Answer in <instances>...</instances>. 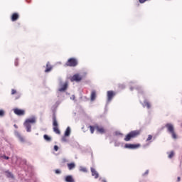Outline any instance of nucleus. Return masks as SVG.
Returning a JSON list of instances; mask_svg holds the SVG:
<instances>
[{
    "instance_id": "1",
    "label": "nucleus",
    "mask_w": 182,
    "mask_h": 182,
    "mask_svg": "<svg viewBox=\"0 0 182 182\" xmlns=\"http://www.w3.org/2000/svg\"><path fill=\"white\" fill-rule=\"evenodd\" d=\"M35 123H36V117H33L30 119H26L25 122H24V127L26 129V132H28V133H31L32 132V125L31 124H35Z\"/></svg>"
},
{
    "instance_id": "2",
    "label": "nucleus",
    "mask_w": 182,
    "mask_h": 182,
    "mask_svg": "<svg viewBox=\"0 0 182 182\" xmlns=\"http://www.w3.org/2000/svg\"><path fill=\"white\" fill-rule=\"evenodd\" d=\"M165 127L167 129V132L171 135L172 139L174 140L177 139V134H176V131H174V125L171 123H167L165 125Z\"/></svg>"
},
{
    "instance_id": "3",
    "label": "nucleus",
    "mask_w": 182,
    "mask_h": 182,
    "mask_svg": "<svg viewBox=\"0 0 182 182\" xmlns=\"http://www.w3.org/2000/svg\"><path fill=\"white\" fill-rule=\"evenodd\" d=\"M140 134V131L139 130H135V131H132L129 132L124 138L125 141H130L132 139H134L137 137V136H139Z\"/></svg>"
},
{
    "instance_id": "4",
    "label": "nucleus",
    "mask_w": 182,
    "mask_h": 182,
    "mask_svg": "<svg viewBox=\"0 0 182 182\" xmlns=\"http://www.w3.org/2000/svg\"><path fill=\"white\" fill-rule=\"evenodd\" d=\"M59 88L58 92H66L68 90V87L69 86V82L65 81L63 82L62 78H59Z\"/></svg>"
},
{
    "instance_id": "5",
    "label": "nucleus",
    "mask_w": 182,
    "mask_h": 182,
    "mask_svg": "<svg viewBox=\"0 0 182 182\" xmlns=\"http://www.w3.org/2000/svg\"><path fill=\"white\" fill-rule=\"evenodd\" d=\"M53 132L54 133H56V134H60V130H59V124L58 123V119H56V115H53Z\"/></svg>"
},
{
    "instance_id": "6",
    "label": "nucleus",
    "mask_w": 182,
    "mask_h": 182,
    "mask_svg": "<svg viewBox=\"0 0 182 182\" xmlns=\"http://www.w3.org/2000/svg\"><path fill=\"white\" fill-rule=\"evenodd\" d=\"M66 65L71 66V67L74 68L75 66L77 65V60L75 58H70L68 60Z\"/></svg>"
},
{
    "instance_id": "7",
    "label": "nucleus",
    "mask_w": 182,
    "mask_h": 182,
    "mask_svg": "<svg viewBox=\"0 0 182 182\" xmlns=\"http://www.w3.org/2000/svg\"><path fill=\"white\" fill-rule=\"evenodd\" d=\"M125 149H130L131 150H136V149H139L140 147V144H127L124 146Z\"/></svg>"
},
{
    "instance_id": "8",
    "label": "nucleus",
    "mask_w": 182,
    "mask_h": 182,
    "mask_svg": "<svg viewBox=\"0 0 182 182\" xmlns=\"http://www.w3.org/2000/svg\"><path fill=\"white\" fill-rule=\"evenodd\" d=\"M82 77L79 74H75L70 79L71 82H80Z\"/></svg>"
},
{
    "instance_id": "9",
    "label": "nucleus",
    "mask_w": 182,
    "mask_h": 182,
    "mask_svg": "<svg viewBox=\"0 0 182 182\" xmlns=\"http://www.w3.org/2000/svg\"><path fill=\"white\" fill-rule=\"evenodd\" d=\"M14 114L17 116H25V110L23 109H19L18 108H16L14 109Z\"/></svg>"
},
{
    "instance_id": "10",
    "label": "nucleus",
    "mask_w": 182,
    "mask_h": 182,
    "mask_svg": "<svg viewBox=\"0 0 182 182\" xmlns=\"http://www.w3.org/2000/svg\"><path fill=\"white\" fill-rule=\"evenodd\" d=\"M14 134H15L16 137H17V139H18V140H19V141H21V143H25V138H23V136H21V134L19 132H18V131H15Z\"/></svg>"
},
{
    "instance_id": "11",
    "label": "nucleus",
    "mask_w": 182,
    "mask_h": 182,
    "mask_svg": "<svg viewBox=\"0 0 182 182\" xmlns=\"http://www.w3.org/2000/svg\"><path fill=\"white\" fill-rule=\"evenodd\" d=\"M114 92L113 91H107V102H112V99L114 97Z\"/></svg>"
},
{
    "instance_id": "12",
    "label": "nucleus",
    "mask_w": 182,
    "mask_h": 182,
    "mask_svg": "<svg viewBox=\"0 0 182 182\" xmlns=\"http://www.w3.org/2000/svg\"><path fill=\"white\" fill-rule=\"evenodd\" d=\"M65 182H75V178H73V176L72 175H68L65 176L64 178Z\"/></svg>"
},
{
    "instance_id": "13",
    "label": "nucleus",
    "mask_w": 182,
    "mask_h": 182,
    "mask_svg": "<svg viewBox=\"0 0 182 182\" xmlns=\"http://www.w3.org/2000/svg\"><path fill=\"white\" fill-rule=\"evenodd\" d=\"M91 173H92V176L93 177H95V178H99V173H97V171H96V169L91 168Z\"/></svg>"
},
{
    "instance_id": "14",
    "label": "nucleus",
    "mask_w": 182,
    "mask_h": 182,
    "mask_svg": "<svg viewBox=\"0 0 182 182\" xmlns=\"http://www.w3.org/2000/svg\"><path fill=\"white\" fill-rule=\"evenodd\" d=\"M67 166H68V170H73V168L76 167V164H75V162L68 164Z\"/></svg>"
},
{
    "instance_id": "15",
    "label": "nucleus",
    "mask_w": 182,
    "mask_h": 182,
    "mask_svg": "<svg viewBox=\"0 0 182 182\" xmlns=\"http://www.w3.org/2000/svg\"><path fill=\"white\" fill-rule=\"evenodd\" d=\"M52 70V66L49 63V62L47 63L46 64V69L45 70L46 73H48Z\"/></svg>"
},
{
    "instance_id": "16",
    "label": "nucleus",
    "mask_w": 182,
    "mask_h": 182,
    "mask_svg": "<svg viewBox=\"0 0 182 182\" xmlns=\"http://www.w3.org/2000/svg\"><path fill=\"white\" fill-rule=\"evenodd\" d=\"M70 133H71L70 127H68L65 132L64 136L69 137V136H70Z\"/></svg>"
},
{
    "instance_id": "17",
    "label": "nucleus",
    "mask_w": 182,
    "mask_h": 182,
    "mask_svg": "<svg viewBox=\"0 0 182 182\" xmlns=\"http://www.w3.org/2000/svg\"><path fill=\"white\" fill-rule=\"evenodd\" d=\"M19 18V15L16 13H14L12 16H11V21L13 22H15V21H16L17 19H18Z\"/></svg>"
},
{
    "instance_id": "18",
    "label": "nucleus",
    "mask_w": 182,
    "mask_h": 182,
    "mask_svg": "<svg viewBox=\"0 0 182 182\" xmlns=\"http://www.w3.org/2000/svg\"><path fill=\"white\" fill-rule=\"evenodd\" d=\"M96 99V91L92 90L91 92V101L93 102Z\"/></svg>"
},
{
    "instance_id": "19",
    "label": "nucleus",
    "mask_w": 182,
    "mask_h": 182,
    "mask_svg": "<svg viewBox=\"0 0 182 182\" xmlns=\"http://www.w3.org/2000/svg\"><path fill=\"white\" fill-rule=\"evenodd\" d=\"M144 107H147V109H150L151 107V105H150L149 103V102H147V100H145L144 102V105H143Z\"/></svg>"
},
{
    "instance_id": "20",
    "label": "nucleus",
    "mask_w": 182,
    "mask_h": 182,
    "mask_svg": "<svg viewBox=\"0 0 182 182\" xmlns=\"http://www.w3.org/2000/svg\"><path fill=\"white\" fill-rule=\"evenodd\" d=\"M43 139L44 140H46V141H52V138L49 136H48L47 134H45L43 136Z\"/></svg>"
},
{
    "instance_id": "21",
    "label": "nucleus",
    "mask_w": 182,
    "mask_h": 182,
    "mask_svg": "<svg viewBox=\"0 0 182 182\" xmlns=\"http://www.w3.org/2000/svg\"><path fill=\"white\" fill-rule=\"evenodd\" d=\"M80 171H82V173H87V169L83 166H80Z\"/></svg>"
},
{
    "instance_id": "22",
    "label": "nucleus",
    "mask_w": 182,
    "mask_h": 182,
    "mask_svg": "<svg viewBox=\"0 0 182 182\" xmlns=\"http://www.w3.org/2000/svg\"><path fill=\"white\" fill-rule=\"evenodd\" d=\"M97 132H99L100 133H105V129L103 128H100L99 127H97Z\"/></svg>"
},
{
    "instance_id": "23",
    "label": "nucleus",
    "mask_w": 182,
    "mask_h": 182,
    "mask_svg": "<svg viewBox=\"0 0 182 182\" xmlns=\"http://www.w3.org/2000/svg\"><path fill=\"white\" fill-rule=\"evenodd\" d=\"M5 115V111L4 109H0V117H4Z\"/></svg>"
},
{
    "instance_id": "24",
    "label": "nucleus",
    "mask_w": 182,
    "mask_h": 182,
    "mask_svg": "<svg viewBox=\"0 0 182 182\" xmlns=\"http://www.w3.org/2000/svg\"><path fill=\"white\" fill-rule=\"evenodd\" d=\"M62 141L67 143L68 139H66V136L64 135V136L62 137Z\"/></svg>"
},
{
    "instance_id": "25",
    "label": "nucleus",
    "mask_w": 182,
    "mask_h": 182,
    "mask_svg": "<svg viewBox=\"0 0 182 182\" xmlns=\"http://www.w3.org/2000/svg\"><path fill=\"white\" fill-rule=\"evenodd\" d=\"M90 129L92 134H93V133H95V127H93L92 126H90Z\"/></svg>"
},
{
    "instance_id": "26",
    "label": "nucleus",
    "mask_w": 182,
    "mask_h": 182,
    "mask_svg": "<svg viewBox=\"0 0 182 182\" xmlns=\"http://www.w3.org/2000/svg\"><path fill=\"white\" fill-rule=\"evenodd\" d=\"M174 156V152L171 151L170 154L168 155V159H172V157Z\"/></svg>"
},
{
    "instance_id": "27",
    "label": "nucleus",
    "mask_w": 182,
    "mask_h": 182,
    "mask_svg": "<svg viewBox=\"0 0 182 182\" xmlns=\"http://www.w3.org/2000/svg\"><path fill=\"white\" fill-rule=\"evenodd\" d=\"M151 139H153V136L149 135L148 138L146 139V141H150V140H151Z\"/></svg>"
},
{
    "instance_id": "28",
    "label": "nucleus",
    "mask_w": 182,
    "mask_h": 182,
    "mask_svg": "<svg viewBox=\"0 0 182 182\" xmlns=\"http://www.w3.org/2000/svg\"><path fill=\"white\" fill-rule=\"evenodd\" d=\"M55 174H60V173H62V171L60 169H56L55 171Z\"/></svg>"
},
{
    "instance_id": "29",
    "label": "nucleus",
    "mask_w": 182,
    "mask_h": 182,
    "mask_svg": "<svg viewBox=\"0 0 182 182\" xmlns=\"http://www.w3.org/2000/svg\"><path fill=\"white\" fill-rule=\"evenodd\" d=\"M54 150H55V151H58L59 150V146H58V145H55Z\"/></svg>"
},
{
    "instance_id": "30",
    "label": "nucleus",
    "mask_w": 182,
    "mask_h": 182,
    "mask_svg": "<svg viewBox=\"0 0 182 182\" xmlns=\"http://www.w3.org/2000/svg\"><path fill=\"white\" fill-rule=\"evenodd\" d=\"M2 158H3V159H5V160H9V156H5V155H4V156H2Z\"/></svg>"
},
{
    "instance_id": "31",
    "label": "nucleus",
    "mask_w": 182,
    "mask_h": 182,
    "mask_svg": "<svg viewBox=\"0 0 182 182\" xmlns=\"http://www.w3.org/2000/svg\"><path fill=\"white\" fill-rule=\"evenodd\" d=\"M19 97H21V94H17L16 96V100H17V99H19Z\"/></svg>"
},
{
    "instance_id": "32",
    "label": "nucleus",
    "mask_w": 182,
    "mask_h": 182,
    "mask_svg": "<svg viewBox=\"0 0 182 182\" xmlns=\"http://www.w3.org/2000/svg\"><path fill=\"white\" fill-rule=\"evenodd\" d=\"M147 0H139L140 4H144Z\"/></svg>"
},
{
    "instance_id": "33",
    "label": "nucleus",
    "mask_w": 182,
    "mask_h": 182,
    "mask_svg": "<svg viewBox=\"0 0 182 182\" xmlns=\"http://www.w3.org/2000/svg\"><path fill=\"white\" fill-rule=\"evenodd\" d=\"M16 93V91L15 90H11V95H15Z\"/></svg>"
},
{
    "instance_id": "34",
    "label": "nucleus",
    "mask_w": 182,
    "mask_h": 182,
    "mask_svg": "<svg viewBox=\"0 0 182 182\" xmlns=\"http://www.w3.org/2000/svg\"><path fill=\"white\" fill-rule=\"evenodd\" d=\"M70 99H71V100H75V95H72V96L70 97Z\"/></svg>"
},
{
    "instance_id": "35",
    "label": "nucleus",
    "mask_w": 182,
    "mask_h": 182,
    "mask_svg": "<svg viewBox=\"0 0 182 182\" xmlns=\"http://www.w3.org/2000/svg\"><path fill=\"white\" fill-rule=\"evenodd\" d=\"M146 174H149V170H146V172L143 174V176H146Z\"/></svg>"
},
{
    "instance_id": "36",
    "label": "nucleus",
    "mask_w": 182,
    "mask_h": 182,
    "mask_svg": "<svg viewBox=\"0 0 182 182\" xmlns=\"http://www.w3.org/2000/svg\"><path fill=\"white\" fill-rule=\"evenodd\" d=\"M9 177H14V175L11 173H9Z\"/></svg>"
},
{
    "instance_id": "37",
    "label": "nucleus",
    "mask_w": 182,
    "mask_h": 182,
    "mask_svg": "<svg viewBox=\"0 0 182 182\" xmlns=\"http://www.w3.org/2000/svg\"><path fill=\"white\" fill-rule=\"evenodd\" d=\"M102 182H107V181H106V179H102Z\"/></svg>"
},
{
    "instance_id": "38",
    "label": "nucleus",
    "mask_w": 182,
    "mask_h": 182,
    "mask_svg": "<svg viewBox=\"0 0 182 182\" xmlns=\"http://www.w3.org/2000/svg\"><path fill=\"white\" fill-rule=\"evenodd\" d=\"M14 127H15L16 129H18V126H16V124H14Z\"/></svg>"
},
{
    "instance_id": "39",
    "label": "nucleus",
    "mask_w": 182,
    "mask_h": 182,
    "mask_svg": "<svg viewBox=\"0 0 182 182\" xmlns=\"http://www.w3.org/2000/svg\"><path fill=\"white\" fill-rule=\"evenodd\" d=\"M177 181H180V177H178Z\"/></svg>"
},
{
    "instance_id": "40",
    "label": "nucleus",
    "mask_w": 182,
    "mask_h": 182,
    "mask_svg": "<svg viewBox=\"0 0 182 182\" xmlns=\"http://www.w3.org/2000/svg\"><path fill=\"white\" fill-rule=\"evenodd\" d=\"M15 65H16V66H18V64L16 63H15Z\"/></svg>"
},
{
    "instance_id": "41",
    "label": "nucleus",
    "mask_w": 182,
    "mask_h": 182,
    "mask_svg": "<svg viewBox=\"0 0 182 182\" xmlns=\"http://www.w3.org/2000/svg\"><path fill=\"white\" fill-rule=\"evenodd\" d=\"M130 90H133V87H131V88H130Z\"/></svg>"
}]
</instances>
